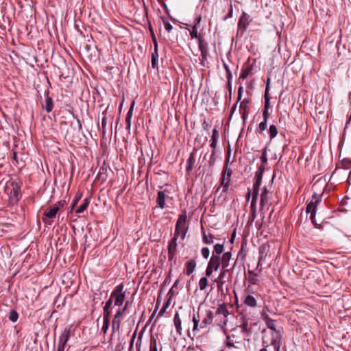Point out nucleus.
<instances>
[{
  "instance_id": "f257e3e1",
  "label": "nucleus",
  "mask_w": 351,
  "mask_h": 351,
  "mask_svg": "<svg viewBox=\"0 0 351 351\" xmlns=\"http://www.w3.org/2000/svg\"><path fill=\"white\" fill-rule=\"evenodd\" d=\"M189 222L187 221L186 210H184L182 211V213L179 215L173 235H176V237H179L180 235L181 239L184 240L189 230Z\"/></svg>"
},
{
  "instance_id": "f03ea898",
  "label": "nucleus",
  "mask_w": 351,
  "mask_h": 351,
  "mask_svg": "<svg viewBox=\"0 0 351 351\" xmlns=\"http://www.w3.org/2000/svg\"><path fill=\"white\" fill-rule=\"evenodd\" d=\"M232 308V305H230L228 308V305L225 303H222L218 305L215 315H219L220 319L219 320L217 319L216 322H217V325L220 326L222 329H224L228 323V317L230 315L229 308Z\"/></svg>"
},
{
  "instance_id": "7ed1b4c3",
  "label": "nucleus",
  "mask_w": 351,
  "mask_h": 351,
  "mask_svg": "<svg viewBox=\"0 0 351 351\" xmlns=\"http://www.w3.org/2000/svg\"><path fill=\"white\" fill-rule=\"evenodd\" d=\"M110 298L114 302V306L120 307L124 303L125 299V291L124 290V285L121 283L117 285L112 293H110Z\"/></svg>"
},
{
  "instance_id": "20e7f679",
  "label": "nucleus",
  "mask_w": 351,
  "mask_h": 351,
  "mask_svg": "<svg viewBox=\"0 0 351 351\" xmlns=\"http://www.w3.org/2000/svg\"><path fill=\"white\" fill-rule=\"evenodd\" d=\"M232 269L221 267L219 275L217 278L215 280L219 291L222 290L223 286L226 280L228 282L231 281L232 274H230L227 275V274L232 272Z\"/></svg>"
},
{
  "instance_id": "39448f33",
  "label": "nucleus",
  "mask_w": 351,
  "mask_h": 351,
  "mask_svg": "<svg viewBox=\"0 0 351 351\" xmlns=\"http://www.w3.org/2000/svg\"><path fill=\"white\" fill-rule=\"evenodd\" d=\"M191 322L193 324V326L192 328V331L194 335H196L199 330H198L199 319H197L195 317V315L193 313V314L189 313L188 315H186L185 316L183 317V322H184V326H187L188 332H189V325Z\"/></svg>"
},
{
  "instance_id": "423d86ee",
  "label": "nucleus",
  "mask_w": 351,
  "mask_h": 351,
  "mask_svg": "<svg viewBox=\"0 0 351 351\" xmlns=\"http://www.w3.org/2000/svg\"><path fill=\"white\" fill-rule=\"evenodd\" d=\"M250 16L243 12L238 22L237 34H240L243 36L245 34L247 27L250 25Z\"/></svg>"
},
{
  "instance_id": "0eeeda50",
  "label": "nucleus",
  "mask_w": 351,
  "mask_h": 351,
  "mask_svg": "<svg viewBox=\"0 0 351 351\" xmlns=\"http://www.w3.org/2000/svg\"><path fill=\"white\" fill-rule=\"evenodd\" d=\"M220 259H219L218 257L211 256L206 269V276H210L214 271H216L218 270V269L220 267Z\"/></svg>"
},
{
  "instance_id": "6e6552de",
  "label": "nucleus",
  "mask_w": 351,
  "mask_h": 351,
  "mask_svg": "<svg viewBox=\"0 0 351 351\" xmlns=\"http://www.w3.org/2000/svg\"><path fill=\"white\" fill-rule=\"evenodd\" d=\"M64 205V202L59 201L56 204H53L52 206H50L47 208L44 213L43 215L45 217H47L49 219H53L56 217L57 215V213L60 210V208L63 207Z\"/></svg>"
},
{
  "instance_id": "1a4fd4ad",
  "label": "nucleus",
  "mask_w": 351,
  "mask_h": 351,
  "mask_svg": "<svg viewBox=\"0 0 351 351\" xmlns=\"http://www.w3.org/2000/svg\"><path fill=\"white\" fill-rule=\"evenodd\" d=\"M71 337V330L69 328H65L60 336L59 337V341L57 348V351H64L65 346Z\"/></svg>"
},
{
  "instance_id": "9d476101",
  "label": "nucleus",
  "mask_w": 351,
  "mask_h": 351,
  "mask_svg": "<svg viewBox=\"0 0 351 351\" xmlns=\"http://www.w3.org/2000/svg\"><path fill=\"white\" fill-rule=\"evenodd\" d=\"M178 237H176V235H173V237L171 239V241L169 242L168 245V261H174V263H176L175 256L176 254L177 251V240Z\"/></svg>"
},
{
  "instance_id": "9b49d317",
  "label": "nucleus",
  "mask_w": 351,
  "mask_h": 351,
  "mask_svg": "<svg viewBox=\"0 0 351 351\" xmlns=\"http://www.w3.org/2000/svg\"><path fill=\"white\" fill-rule=\"evenodd\" d=\"M231 332V335H228L226 337L227 341L226 345L228 348L234 347V343H239L241 342V339L238 336L237 328H234L232 329Z\"/></svg>"
},
{
  "instance_id": "f8f14e48",
  "label": "nucleus",
  "mask_w": 351,
  "mask_h": 351,
  "mask_svg": "<svg viewBox=\"0 0 351 351\" xmlns=\"http://www.w3.org/2000/svg\"><path fill=\"white\" fill-rule=\"evenodd\" d=\"M232 175V170L228 167V164H226L223 169L220 183L226 184H231V176Z\"/></svg>"
},
{
  "instance_id": "ddd939ff",
  "label": "nucleus",
  "mask_w": 351,
  "mask_h": 351,
  "mask_svg": "<svg viewBox=\"0 0 351 351\" xmlns=\"http://www.w3.org/2000/svg\"><path fill=\"white\" fill-rule=\"evenodd\" d=\"M313 199H315V202L313 200L311 201L306 206V213H311L310 215V219L312 221L313 223H315L314 219L315 217V213H316V204L319 202V200L317 199L316 194H314L313 195Z\"/></svg>"
},
{
  "instance_id": "4468645a",
  "label": "nucleus",
  "mask_w": 351,
  "mask_h": 351,
  "mask_svg": "<svg viewBox=\"0 0 351 351\" xmlns=\"http://www.w3.org/2000/svg\"><path fill=\"white\" fill-rule=\"evenodd\" d=\"M13 189L10 193V202L12 204H16L20 199L21 195L20 192V187L17 184H12Z\"/></svg>"
},
{
  "instance_id": "2eb2a0df",
  "label": "nucleus",
  "mask_w": 351,
  "mask_h": 351,
  "mask_svg": "<svg viewBox=\"0 0 351 351\" xmlns=\"http://www.w3.org/2000/svg\"><path fill=\"white\" fill-rule=\"evenodd\" d=\"M198 47L201 52L202 58L206 60L208 56V43L203 36L198 39Z\"/></svg>"
},
{
  "instance_id": "dca6fc26",
  "label": "nucleus",
  "mask_w": 351,
  "mask_h": 351,
  "mask_svg": "<svg viewBox=\"0 0 351 351\" xmlns=\"http://www.w3.org/2000/svg\"><path fill=\"white\" fill-rule=\"evenodd\" d=\"M213 321V313L210 310H207L205 312V315L199 324L201 328H206L208 325L212 324Z\"/></svg>"
},
{
  "instance_id": "f3484780",
  "label": "nucleus",
  "mask_w": 351,
  "mask_h": 351,
  "mask_svg": "<svg viewBox=\"0 0 351 351\" xmlns=\"http://www.w3.org/2000/svg\"><path fill=\"white\" fill-rule=\"evenodd\" d=\"M166 193H169L167 189L159 191L157 194L156 203L161 209L165 207Z\"/></svg>"
},
{
  "instance_id": "a211bd4d",
  "label": "nucleus",
  "mask_w": 351,
  "mask_h": 351,
  "mask_svg": "<svg viewBox=\"0 0 351 351\" xmlns=\"http://www.w3.org/2000/svg\"><path fill=\"white\" fill-rule=\"evenodd\" d=\"M269 192L266 188H264L261 194L260 208L264 209L269 205Z\"/></svg>"
},
{
  "instance_id": "6ab92c4d",
  "label": "nucleus",
  "mask_w": 351,
  "mask_h": 351,
  "mask_svg": "<svg viewBox=\"0 0 351 351\" xmlns=\"http://www.w3.org/2000/svg\"><path fill=\"white\" fill-rule=\"evenodd\" d=\"M202 241L204 244H213L214 243L215 236L210 233H206L204 227H202Z\"/></svg>"
},
{
  "instance_id": "aec40b11",
  "label": "nucleus",
  "mask_w": 351,
  "mask_h": 351,
  "mask_svg": "<svg viewBox=\"0 0 351 351\" xmlns=\"http://www.w3.org/2000/svg\"><path fill=\"white\" fill-rule=\"evenodd\" d=\"M232 257L230 252H227L223 254L222 256L220 257V262L222 268H229L230 261Z\"/></svg>"
},
{
  "instance_id": "412c9836",
  "label": "nucleus",
  "mask_w": 351,
  "mask_h": 351,
  "mask_svg": "<svg viewBox=\"0 0 351 351\" xmlns=\"http://www.w3.org/2000/svg\"><path fill=\"white\" fill-rule=\"evenodd\" d=\"M122 319V317H119L117 315H114L112 322V330L113 332H119Z\"/></svg>"
},
{
  "instance_id": "4be33fe9",
  "label": "nucleus",
  "mask_w": 351,
  "mask_h": 351,
  "mask_svg": "<svg viewBox=\"0 0 351 351\" xmlns=\"http://www.w3.org/2000/svg\"><path fill=\"white\" fill-rule=\"evenodd\" d=\"M173 322H174V326L176 327V330L177 333L179 335H182V319L180 317L179 313L178 312H176L175 315H174Z\"/></svg>"
},
{
  "instance_id": "5701e85b",
  "label": "nucleus",
  "mask_w": 351,
  "mask_h": 351,
  "mask_svg": "<svg viewBox=\"0 0 351 351\" xmlns=\"http://www.w3.org/2000/svg\"><path fill=\"white\" fill-rule=\"evenodd\" d=\"M247 281L251 285H258L259 282L258 275L252 270H248Z\"/></svg>"
},
{
  "instance_id": "b1692460",
  "label": "nucleus",
  "mask_w": 351,
  "mask_h": 351,
  "mask_svg": "<svg viewBox=\"0 0 351 351\" xmlns=\"http://www.w3.org/2000/svg\"><path fill=\"white\" fill-rule=\"evenodd\" d=\"M241 328V332L243 333H248L249 329H248V319L247 317L242 315L240 317V324L238 326Z\"/></svg>"
},
{
  "instance_id": "393cba45",
  "label": "nucleus",
  "mask_w": 351,
  "mask_h": 351,
  "mask_svg": "<svg viewBox=\"0 0 351 351\" xmlns=\"http://www.w3.org/2000/svg\"><path fill=\"white\" fill-rule=\"evenodd\" d=\"M265 171V168L263 165L258 166V170L256 172L255 179L256 182L254 184L256 186H261L262 182L263 173Z\"/></svg>"
},
{
  "instance_id": "a878e982",
  "label": "nucleus",
  "mask_w": 351,
  "mask_h": 351,
  "mask_svg": "<svg viewBox=\"0 0 351 351\" xmlns=\"http://www.w3.org/2000/svg\"><path fill=\"white\" fill-rule=\"evenodd\" d=\"M250 100L249 98H245L240 104L239 108L243 111L242 117L245 119V117L248 114V104Z\"/></svg>"
},
{
  "instance_id": "bb28decb",
  "label": "nucleus",
  "mask_w": 351,
  "mask_h": 351,
  "mask_svg": "<svg viewBox=\"0 0 351 351\" xmlns=\"http://www.w3.org/2000/svg\"><path fill=\"white\" fill-rule=\"evenodd\" d=\"M186 273L188 276L191 275L195 269L196 262L194 258L189 260L185 264Z\"/></svg>"
},
{
  "instance_id": "cd10ccee",
  "label": "nucleus",
  "mask_w": 351,
  "mask_h": 351,
  "mask_svg": "<svg viewBox=\"0 0 351 351\" xmlns=\"http://www.w3.org/2000/svg\"><path fill=\"white\" fill-rule=\"evenodd\" d=\"M223 252V243H217L214 245V249L213 252L212 256L218 257L219 259H220V256Z\"/></svg>"
},
{
  "instance_id": "c85d7f7f",
  "label": "nucleus",
  "mask_w": 351,
  "mask_h": 351,
  "mask_svg": "<svg viewBox=\"0 0 351 351\" xmlns=\"http://www.w3.org/2000/svg\"><path fill=\"white\" fill-rule=\"evenodd\" d=\"M263 348L259 351H274L271 341H270V343H269V340L267 339L266 335H263Z\"/></svg>"
},
{
  "instance_id": "c756f323",
  "label": "nucleus",
  "mask_w": 351,
  "mask_h": 351,
  "mask_svg": "<svg viewBox=\"0 0 351 351\" xmlns=\"http://www.w3.org/2000/svg\"><path fill=\"white\" fill-rule=\"evenodd\" d=\"M134 105V103L133 102L127 113V115H126V119H125L126 128L128 130H130V127H131V120H132V117Z\"/></svg>"
},
{
  "instance_id": "7c9ffc66",
  "label": "nucleus",
  "mask_w": 351,
  "mask_h": 351,
  "mask_svg": "<svg viewBox=\"0 0 351 351\" xmlns=\"http://www.w3.org/2000/svg\"><path fill=\"white\" fill-rule=\"evenodd\" d=\"M244 304L250 307H255L257 304V302L254 296L248 295L244 300Z\"/></svg>"
},
{
  "instance_id": "2f4dec72",
  "label": "nucleus",
  "mask_w": 351,
  "mask_h": 351,
  "mask_svg": "<svg viewBox=\"0 0 351 351\" xmlns=\"http://www.w3.org/2000/svg\"><path fill=\"white\" fill-rule=\"evenodd\" d=\"M198 27L196 25H192L191 29L189 30V34L191 38H197V40L203 36L199 32L197 31Z\"/></svg>"
},
{
  "instance_id": "473e14b6",
  "label": "nucleus",
  "mask_w": 351,
  "mask_h": 351,
  "mask_svg": "<svg viewBox=\"0 0 351 351\" xmlns=\"http://www.w3.org/2000/svg\"><path fill=\"white\" fill-rule=\"evenodd\" d=\"M90 203L88 198H85L83 203L75 210V213L77 214L82 213L88 207Z\"/></svg>"
},
{
  "instance_id": "72a5a7b5",
  "label": "nucleus",
  "mask_w": 351,
  "mask_h": 351,
  "mask_svg": "<svg viewBox=\"0 0 351 351\" xmlns=\"http://www.w3.org/2000/svg\"><path fill=\"white\" fill-rule=\"evenodd\" d=\"M186 163H187V165L186 167V171L187 172H190L192 170L193 166L195 163V157H194L193 153H191L190 154L189 158L186 160Z\"/></svg>"
},
{
  "instance_id": "f704fd0d",
  "label": "nucleus",
  "mask_w": 351,
  "mask_h": 351,
  "mask_svg": "<svg viewBox=\"0 0 351 351\" xmlns=\"http://www.w3.org/2000/svg\"><path fill=\"white\" fill-rule=\"evenodd\" d=\"M259 186H256L254 184L252 199V202H251V204H250L251 207H254V206H256V199H257L258 195Z\"/></svg>"
},
{
  "instance_id": "c9c22d12",
  "label": "nucleus",
  "mask_w": 351,
  "mask_h": 351,
  "mask_svg": "<svg viewBox=\"0 0 351 351\" xmlns=\"http://www.w3.org/2000/svg\"><path fill=\"white\" fill-rule=\"evenodd\" d=\"M53 108V103L52 98L47 96L46 97L45 109L47 112H50L52 111Z\"/></svg>"
},
{
  "instance_id": "e433bc0d",
  "label": "nucleus",
  "mask_w": 351,
  "mask_h": 351,
  "mask_svg": "<svg viewBox=\"0 0 351 351\" xmlns=\"http://www.w3.org/2000/svg\"><path fill=\"white\" fill-rule=\"evenodd\" d=\"M274 322L272 320L270 321V322H267L268 327L272 330L271 332V340L274 338V339H277L280 341L279 339V334L275 330L274 326Z\"/></svg>"
},
{
  "instance_id": "4c0bfd02",
  "label": "nucleus",
  "mask_w": 351,
  "mask_h": 351,
  "mask_svg": "<svg viewBox=\"0 0 351 351\" xmlns=\"http://www.w3.org/2000/svg\"><path fill=\"white\" fill-rule=\"evenodd\" d=\"M252 71V67L251 66H248L245 69H243L240 75V78L245 79L251 73Z\"/></svg>"
},
{
  "instance_id": "58836bf2",
  "label": "nucleus",
  "mask_w": 351,
  "mask_h": 351,
  "mask_svg": "<svg viewBox=\"0 0 351 351\" xmlns=\"http://www.w3.org/2000/svg\"><path fill=\"white\" fill-rule=\"evenodd\" d=\"M149 351H158L157 341L154 336H151L149 341Z\"/></svg>"
},
{
  "instance_id": "ea45409f",
  "label": "nucleus",
  "mask_w": 351,
  "mask_h": 351,
  "mask_svg": "<svg viewBox=\"0 0 351 351\" xmlns=\"http://www.w3.org/2000/svg\"><path fill=\"white\" fill-rule=\"evenodd\" d=\"M207 277L208 276H206V277H202L200 278V280L199 281V287L201 291L205 290L208 286Z\"/></svg>"
},
{
  "instance_id": "a19ab883",
  "label": "nucleus",
  "mask_w": 351,
  "mask_h": 351,
  "mask_svg": "<svg viewBox=\"0 0 351 351\" xmlns=\"http://www.w3.org/2000/svg\"><path fill=\"white\" fill-rule=\"evenodd\" d=\"M250 210H251V213L249 216V219H248V222H247L249 224H251L254 221V219L256 217V206H254V207L250 206Z\"/></svg>"
},
{
  "instance_id": "79ce46f5",
  "label": "nucleus",
  "mask_w": 351,
  "mask_h": 351,
  "mask_svg": "<svg viewBox=\"0 0 351 351\" xmlns=\"http://www.w3.org/2000/svg\"><path fill=\"white\" fill-rule=\"evenodd\" d=\"M158 53H152V66L154 69H158Z\"/></svg>"
},
{
  "instance_id": "37998d69",
  "label": "nucleus",
  "mask_w": 351,
  "mask_h": 351,
  "mask_svg": "<svg viewBox=\"0 0 351 351\" xmlns=\"http://www.w3.org/2000/svg\"><path fill=\"white\" fill-rule=\"evenodd\" d=\"M82 197V193L80 191L77 192L75 194V198L73 199V200L71 203V209L74 208V207L77 204L78 202L80 201V199Z\"/></svg>"
},
{
  "instance_id": "c03bdc74",
  "label": "nucleus",
  "mask_w": 351,
  "mask_h": 351,
  "mask_svg": "<svg viewBox=\"0 0 351 351\" xmlns=\"http://www.w3.org/2000/svg\"><path fill=\"white\" fill-rule=\"evenodd\" d=\"M19 319V314L14 309L10 311L9 314V319L12 322H16Z\"/></svg>"
},
{
  "instance_id": "a18cd8bd",
  "label": "nucleus",
  "mask_w": 351,
  "mask_h": 351,
  "mask_svg": "<svg viewBox=\"0 0 351 351\" xmlns=\"http://www.w3.org/2000/svg\"><path fill=\"white\" fill-rule=\"evenodd\" d=\"M160 18L163 22L164 27H165V29L168 32H170L173 29V26L170 24V23L169 22V21L167 20V19L166 17L161 16Z\"/></svg>"
},
{
  "instance_id": "49530a36",
  "label": "nucleus",
  "mask_w": 351,
  "mask_h": 351,
  "mask_svg": "<svg viewBox=\"0 0 351 351\" xmlns=\"http://www.w3.org/2000/svg\"><path fill=\"white\" fill-rule=\"evenodd\" d=\"M149 30L151 32L152 38L153 43H154V53H158V42H157L156 36H155L154 33L153 32V30H152V28L151 25H149Z\"/></svg>"
},
{
  "instance_id": "de8ad7c7",
  "label": "nucleus",
  "mask_w": 351,
  "mask_h": 351,
  "mask_svg": "<svg viewBox=\"0 0 351 351\" xmlns=\"http://www.w3.org/2000/svg\"><path fill=\"white\" fill-rule=\"evenodd\" d=\"M149 30L151 32L152 38L153 43H154V53H158V42H157L156 36H155L154 33L153 32V30H152V28L151 25H149Z\"/></svg>"
},
{
  "instance_id": "09e8293b",
  "label": "nucleus",
  "mask_w": 351,
  "mask_h": 351,
  "mask_svg": "<svg viewBox=\"0 0 351 351\" xmlns=\"http://www.w3.org/2000/svg\"><path fill=\"white\" fill-rule=\"evenodd\" d=\"M103 311L104 320L110 321V316L111 315L110 308H108V307H104Z\"/></svg>"
},
{
  "instance_id": "8fccbe9b",
  "label": "nucleus",
  "mask_w": 351,
  "mask_h": 351,
  "mask_svg": "<svg viewBox=\"0 0 351 351\" xmlns=\"http://www.w3.org/2000/svg\"><path fill=\"white\" fill-rule=\"evenodd\" d=\"M223 66L226 72L227 80L232 79V72H231L229 66H228V64L224 61H223Z\"/></svg>"
},
{
  "instance_id": "3c124183",
  "label": "nucleus",
  "mask_w": 351,
  "mask_h": 351,
  "mask_svg": "<svg viewBox=\"0 0 351 351\" xmlns=\"http://www.w3.org/2000/svg\"><path fill=\"white\" fill-rule=\"evenodd\" d=\"M278 134V130L277 128L274 125H271L269 127V135L270 138H274Z\"/></svg>"
},
{
  "instance_id": "603ef678",
  "label": "nucleus",
  "mask_w": 351,
  "mask_h": 351,
  "mask_svg": "<svg viewBox=\"0 0 351 351\" xmlns=\"http://www.w3.org/2000/svg\"><path fill=\"white\" fill-rule=\"evenodd\" d=\"M106 111H104L103 114H104V116L101 120V127H102L103 134H105V133H106V124H107V117H106Z\"/></svg>"
},
{
  "instance_id": "864d4df0",
  "label": "nucleus",
  "mask_w": 351,
  "mask_h": 351,
  "mask_svg": "<svg viewBox=\"0 0 351 351\" xmlns=\"http://www.w3.org/2000/svg\"><path fill=\"white\" fill-rule=\"evenodd\" d=\"M231 184H221L220 183V185L216 189V192H218L221 187L222 188L221 189V193H225L228 191V188L229 186H230Z\"/></svg>"
},
{
  "instance_id": "5fc2aeb1",
  "label": "nucleus",
  "mask_w": 351,
  "mask_h": 351,
  "mask_svg": "<svg viewBox=\"0 0 351 351\" xmlns=\"http://www.w3.org/2000/svg\"><path fill=\"white\" fill-rule=\"evenodd\" d=\"M201 254L205 259H208L210 256V250L207 247H204L201 250Z\"/></svg>"
},
{
  "instance_id": "6e6d98bb",
  "label": "nucleus",
  "mask_w": 351,
  "mask_h": 351,
  "mask_svg": "<svg viewBox=\"0 0 351 351\" xmlns=\"http://www.w3.org/2000/svg\"><path fill=\"white\" fill-rule=\"evenodd\" d=\"M143 335V332H141L138 334V337L137 341L136 343L137 351H141V341H142Z\"/></svg>"
},
{
  "instance_id": "4d7b16f0",
  "label": "nucleus",
  "mask_w": 351,
  "mask_h": 351,
  "mask_svg": "<svg viewBox=\"0 0 351 351\" xmlns=\"http://www.w3.org/2000/svg\"><path fill=\"white\" fill-rule=\"evenodd\" d=\"M271 343L273 345V348H274V351H279L280 347L279 341H278L277 339H274L273 338L271 340Z\"/></svg>"
},
{
  "instance_id": "13d9d810",
  "label": "nucleus",
  "mask_w": 351,
  "mask_h": 351,
  "mask_svg": "<svg viewBox=\"0 0 351 351\" xmlns=\"http://www.w3.org/2000/svg\"><path fill=\"white\" fill-rule=\"evenodd\" d=\"M267 128V121L263 120L262 122L259 123L258 125V131L260 133H262Z\"/></svg>"
},
{
  "instance_id": "bf43d9fd",
  "label": "nucleus",
  "mask_w": 351,
  "mask_h": 351,
  "mask_svg": "<svg viewBox=\"0 0 351 351\" xmlns=\"http://www.w3.org/2000/svg\"><path fill=\"white\" fill-rule=\"evenodd\" d=\"M110 321H106L104 320V324L101 328V330L104 332V334L106 333L108 328H109Z\"/></svg>"
},
{
  "instance_id": "052dcab7",
  "label": "nucleus",
  "mask_w": 351,
  "mask_h": 351,
  "mask_svg": "<svg viewBox=\"0 0 351 351\" xmlns=\"http://www.w3.org/2000/svg\"><path fill=\"white\" fill-rule=\"evenodd\" d=\"M126 311L125 308H119L115 313V315H118L119 317H121L123 318V315L125 314Z\"/></svg>"
},
{
  "instance_id": "680f3d73",
  "label": "nucleus",
  "mask_w": 351,
  "mask_h": 351,
  "mask_svg": "<svg viewBox=\"0 0 351 351\" xmlns=\"http://www.w3.org/2000/svg\"><path fill=\"white\" fill-rule=\"evenodd\" d=\"M215 151L213 150L210 157V160H208L209 166H210V167L215 164Z\"/></svg>"
},
{
  "instance_id": "e2e57ef3",
  "label": "nucleus",
  "mask_w": 351,
  "mask_h": 351,
  "mask_svg": "<svg viewBox=\"0 0 351 351\" xmlns=\"http://www.w3.org/2000/svg\"><path fill=\"white\" fill-rule=\"evenodd\" d=\"M201 21H202L201 16L200 15L197 16L196 17H195V19L193 20V25H197V27L199 28V25H200Z\"/></svg>"
},
{
  "instance_id": "0e129e2a",
  "label": "nucleus",
  "mask_w": 351,
  "mask_h": 351,
  "mask_svg": "<svg viewBox=\"0 0 351 351\" xmlns=\"http://www.w3.org/2000/svg\"><path fill=\"white\" fill-rule=\"evenodd\" d=\"M136 337V330L133 333L132 339L130 340L129 351H131L133 349V345H134V342Z\"/></svg>"
},
{
  "instance_id": "69168bd1",
  "label": "nucleus",
  "mask_w": 351,
  "mask_h": 351,
  "mask_svg": "<svg viewBox=\"0 0 351 351\" xmlns=\"http://www.w3.org/2000/svg\"><path fill=\"white\" fill-rule=\"evenodd\" d=\"M218 140L215 139V137L213 138H211V143L210 147L213 148V150L215 151V149L217 147Z\"/></svg>"
},
{
  "instance_id": "338daca9",
  "label": "nucleus",
  "mask_w": 351,
  "mask_h": 351,
  "mask_svg": "<svg viewBox=\"0 0 351 351\" xmlns=\"http://www.w3.org/2000/svg\"><path fill=\"white\" fill-rule=\"evenodd\" d=\"M232 13H233V9H232V5H230L228 13L223 18V20H227L228 19L231 18L232 16Z\"/></svg>"
},
{
  "instance_id": "774afa93",
  "label": "nucleus",
  "mask_w": 351,
  "mask_h": 351,
  "mask_svg": "<svg viewBox=\"0 0 351 351\" xmlns=\"http://www.w3.org/2000/svg\"><path fill=\"white\" fill-rule=\"evenodd\" d=\"M112 304H114L113 301L112 300V299L110 298H109V299L106 301L104 307H108V308H111Z\"/></svg>"
}]
</instances>
